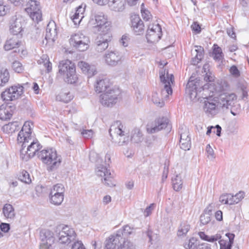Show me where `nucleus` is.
I'll return each instance as SVG.
<instances>
[{
  "mask_svg": "<svg viewBox=\"0 0 249 249\" xmlns=\"http://www.w3.org/2000/svg\"><path fill=\"white\" fill-rule=\"evenodd\" d=\"M235 98L233 93L221 94L217 99L207 98L203 103V111L208 116L213 117L218 113L220 109L225 111Z\"/></svg>",
  "mask_w": 249,
  "mask_h": 249,
  "instance_id": "f257e3e1",
  "label": "nucleus"
},
{
  "mask_svg": "<svg viewBox=\"0 0 249 249\" xmlns=\"http://www.w3.org/2000/svg\"><path fill=\"white\" fill-rule=\"evenodd\" d=\"M109 133L113 142L117 146L125 145L129 142V135L120 121H116L111 124Z\"/></svg>",
  "mask_w": 249,
  "mask_h": 249,
  "instance_id": "f03ea898",
  "label": "nucleus"
},
{
  "mask_svg": "<svg viewBox=\"0 0 249 249\" xmlns=\"http://www.w3.org/2000/svg\"><path fill=\"white\" fill-rule=\"evenodd\" d=\"M38 157L45 164L50 165V169L53 170L60 164V158L57 155L56 151L53 148L43 150L37 154Z\"/></svg>",
  "mask_w": 249,
  "mask_h": 249,
  "instance_id": "7ed1b4c3",
  "label": "nucleus"
},
{
  "mask_svg": "<svg viewBox=\"0 0 249 249\" xmlns=\"http://www.w3.org/2000/svg\"><path fill=\"white\" fill-rule=\"evenodd\" d=\"M168 63H160V70L159 71L160 78V81L163 83L164 88L161 90V94L163 97L166 98L169 95L172 93V89L171 86V83H173L174 81V75L173 74H169L168 70L167 69L166 65Z\"/></svg>",
  "mask_w": 249,
  "mask_h": 249,
  "instance_id": "20e7f679",
  "label": "nucleus"
},
{
  "mask_svg": "<svg viewBox=\"0 0 249 249\" xmlns=\"http://www.w3.org/2000/svg\"><path fill=\"white\" fill-rule=\"evenodd\" d=\"M58 68V73L63 76L66 83L73 84L77 82L78 77L74 63H59Z\"/></svg>",
  "mask_w": 249,
  "mask_h": 249,
  "instance_id": "39448f33",
  "label": "nucleus"
},
{
  "mask_svg": "<svg viewBox=\"0 0 249 249\" xmlns=\"http://www.w3.org/2000/svg\"><path fill=\"white\" fill-rule=\"evenodd\" d=\"M202 90H203L202 82L199 79L192 75L186 85V93L189 95L191 100L196 101L199 98V93Z\"/></svg>",
  "mask_w": 249,
  "mask_h": 249,
  "instance_id": "423d86ee",
  "label": "nucleus"
},
{
  "mask_svg": "<svg viewBox=\"0 0 249 249\" xmlns=\"http://www.w3.org/2000/svg\"><path fill=\"white\" fill-rule=\"evenodd\" d=\"M55 232L58 242L61 244H68L74 241L76 237L74 230L68 226L59 225L56 227Z\"/></svg>",
  "mask_w": 249,
  "mask_h": 249,
  "instance_id": "0eeeda50",
  "label": "nucleus"
},
{
  "mask_svg": "<svg viewBox=\"0 0 249 249\" xmlns=\"http://www.w3.org/2000/svg\"><path fill=\"white\" fill-rule=\"evenodd\" d=\"M29 85L28 82L23 85L12 86L7 88L1 93V99L6 102L14 101L18 99L23 93V89Z\"/></svg>",
  "mask_w": 249,
  "mask_h": 249,
  "instance_id": "6e6552de",
  "label": "nucleus"
},
{
  "mask_svg": "<svg viewBox=\"0 0 249 249\" xmlns=\"http://www.w3.org/2000/svg\"><path fill=\"white\" fill-rule=\"evenodd\" d=\"M110 155L107 154L105 157V162L106 165H99L97 166L96 173L97 176L104 177V183L107 186L111 187L114 185L112 182V177L111 174L107 169V165H109L110 162Z\"/></svg>",
  "mask_w": 249,
  "mask_h": 249,
  "instance_id": "1a4fd4ad",
  "label": "nucleus"
},
{
  "mask_svg": "<svg viewBox=\"0 0 249 249\" xmlns=\"http://www.w3.org/2000/svg\"><path fill=\"white\" fill-rule=\"evenodd\" d=\"M89 37L81 33H76L71 36L70 39V43L78 51L84 52L89 47Z\"/></svg>",
  "mask_w": 249,
  "mask_h": 249,
  "instance_id": "9d476101",
  "label": "nucleus"
},
{
  "mask_svg": "<svg viewBox=\"0 0 249 249\" xmlns=\"http://www.w3.org/2000/svg\"><path fill=\"white\" fill-rule=\"evenodd\" d=\"M120 91L117 89H109L100 95V102L105 106L112 107L118 101Z\"/></svg>",
  "mask_w": 249,
  "mask_h": 249,
  "instance_id": "9b49d317",
  "label": "nucleus"
},
{
  "mask_svg": "<svg viewBox=\"0 0 249 249\" xmlns=\"http://www.w3.org/2000/svg\"><path fill=\"white\" fill-rule=\"evenodd\" d=\"M39 2L30 0L27 4L25 11L30 15L32 19L36 22H38L42 19V13L40 9Z\"/></svg>",
  "mask_w": 249,
  "mask_h": 249,
  "instance_id": "f8f14e48",
  "label": "nucleus"
},
{
  "mask_svg": "<svg viewBox=\"0 0 249 249\" xmlns=\"http://www.w3.org/2000/svg\"><path fill=\"white\" fill-rule=\"evenodd\" d=\"M124 241L123 232L118 231L115 234L111 235L105 242L106 249H118L120 245Z\"/></svg>",
  "mask_w": 249,
  "mask_h": 249,
  "instance_id": "ddd939ff",
  "label": "nucleus"
},
{
  "mask_svg": "<svg viewBox=\"0 0 249 249\" xmlns=\"http://www.w3.org/2000/svg\"><path fill=\"white\" fill-rule=\"evenodd\" d=\"M169 125L168 119L166 117H162L156 120L154 122L147 125L146 130L148 133H155L165 128Z\"/></svg>",
  "mask_w": 249,
  "mask_h": 249,
  "instance_id": "4468645a",
  "label": "nucleus"
},
{
  "mask_svg": "<svg viewBox=\"0 0 249 249\" xmlns=\"http://www.w3.org/2000/svg\"><path fill=\"white\" fill-rule=\"evenodd\" d=\"M24 20L21 16H15L11 18L10 21V31L14 35L22 36Z\"/></svg>",
  "mask_w": 249,
  "mask_h": 249,
  "instance_id": "2eb2a0df",
  "label": "nucleus"
},
{
  "mask_svg": "<svg viewBox=\"0 0 249 249\" xmlns=\"http://www.w3.org/2000/svg\"><path fill=\"white\" fill-rule=\"evenodd\" d=\"M40 249H51L54 241L53 233L48 229H43L40 232Z\"/></svg>",
  "mask_w": 249,
  "mask_h": 249,
  "instance_id": "dca6fc26",
  "label": "nucleus"
},
{
  "mask_svg": "<svg viewBox=\"0 0 249 249\" xmlns=\"http://www.w3.org/2000/svg\"><path fill=\"white\" fill-rule=\"evenodd\" d=\"M161 28L159 24L148 26L146 35L148 42L158 41L161 38Z\"/></svg>",
  "mask_w": 249,
  "mask_h": 249,
  "instance_id": "f3484780",
  "label": "nucleus"
},
{
  "mask_svg": "<svg viewBox=\"0 0 249 249\" xmlns=\"http://www.w3.org/2000/svg\"><path fill=\"white\" fill-rule=\"evenodd\" d=\"M94 2L104 5L108 3L111 10L116 12H122L124 9V4L123 0H92Z\"/></svg>",
  "mask_w": 249,
  "mask_h": 249,
  "instance_id": "a211bd4d",
  "label": "nucleus"
},
{
  "mask_svg": "<svg viewBox=\"0 0 249 249\" xmlns=\"http://www.w3.org/2000/svg\"><path fill=\"white\" fill-rule=\"evenodd\" d=\"M33 124L29 122H25L21 130L18 134L17 141L18 143H21L23 141L28 142V139L31 134V129Z\"/></svg>",
  "mask_w": 249,
  "mask_h": 249,
  "instance_id": "6ab92c4d",
  "label": "nucleus"
},
{
  "mask_svg": "<svg viewBox=\"0 0 249 249\" xmlns=\"http://www.w3.org/2000/svg\"><path fill=\"white\" fill-rule=\"evenodd\" d=\"M131 28L136 35H140L144 33V26L143 21L138 16H134L131 18Z\"/></svg>",
  "mask_w": 249,
  "mask_h": 249,
  "instance_id": "aec40b11",
  "label": "nucleus"
},
{
  "mask_svg": "<svg viewBox=\"0 0 249 249\" xmlns=\"http://www.w3.org/2000/svg\"><path fill=\"white\" fill-rule=\"evenodd\" d=\"M95 91L98 93L105 92L110 89L109 79L104 76H99L96 80Z\"/></svg>",
  "mask_w": 249,
  "mask_h": 249,
  "instance_id": "412c9836",
  "label": "nucleus"
},
{
  "mask_svg": "<svg viewBox=\"0 0 249 249\" xmlns=\"http://www.w3.org/2000/svg\"><path fill=\"white\" fill-rule=\"evenodd\" d=\"M78 66L88 77L93 76L97 72L96 67L93 63H78Z\"/></svg>",
  "mask_w": 249,
  "mask_h": 249,
  "instance_id": "4be33fe9",
  "label": "nucleus"
},
{
  "mask_svg": "<svg viewBox=\"0 0 249 249\" xmlns=\"http://www.w3.org/2000/svg\"><path fill=\"white\" fill-rule=\"evenodd\" d=\"M53 25V24H51L50 23L47 26L46 35L45 39L46 40L45 44H47L49 43L53 42L57 36V32L56 28H53L52 29L51 26ZM55 27V25L54 26ZM43 43H45L44 40H43Z\"/></svg>",
  "mask_w": 249,
  "mask_h": 249,
  "instance_id": "5701e85b",
  "label": "nucleus"
},
{
  "mask_svg": "<svg viewBox=\"0 0 249 249\" xmlns=\"http://www.w3.org/2000/svg\"><path fill=\"white\" fill-rule=\"evenodd\" d=\"M109 35H107L106 37H103L102 36H98L96 39V50L98 52H102L105 51L108 46V42L110 41Z\"/></svg>",
  "mask_w": 249,
  "mask_h": 249,
  "instance_id": "b1692460",
  "label": "nucleus"
},
{
  "mask_svg": "<svg viewBox=\"0 0 249 249\" xmlns=\"http://www.w3.org/2000/svg\"><path fill=\"white\" fill-rule=\"evenodd\" d=\"M226 236L227 239H222L219 241L220 249H231L235 235L231 233H227Z\"/></svg>",
  "mask_w": 249,
  "mask_h": 249,
  "instance_id": "393cba45",
  "label": "nucleus"
},
{
  "mask_svg": "<svg viewBox=\"0 0 249 249\" xmlns=\"http://www.w3.org/2000/svg\"><path fill=\"white\" fill-rule=\"evenodd\" d=\"M212 49L213 52L210 55L212 56L215 61H221V62H222L224 58V55L222 49L216 44L213 45Z\"/></svg>",
  "mask_w": 249,
  "mask_h": 249,
  "instance_id": "a878e982",
  "label": "nucleus"
},
{
  "mask_svg": "<svg viewBox=\"0 0 249 249\" xmlns=\"http://www.w3.org/2000/svg\"><path fill=\"white\" fill-rule=\"evenodd\" d=\"M73 98L72 94L68 90H63L56 96V100L67 103Z\"/></svg>",
  "mask_w": 249,
  "mask_h": 249,
  "instance_id": "bb28decb",
  "label": "nucleus"
},
{
  "mask_svg": "<svg viewBox=\"0 0 249 249\" xmlns=\"http://www.w3.org/2000/svg\"><path fill=\"white\" fill-rule=\"evenodd\" d=\"M12 115L10 107L6 105H2L0 107V119L6 120L9 119Z\"/></svg>",
  "mask_w": 249,
  "mask_h": 249,
  "instance_id": "cd10ccee",
  "label": "nucleus"
},
{
  "mask_svg": "<svg viewBox=\"0 0 249 249\" xmlns=\"http://www.w3.org/2000/svg\"><path fill=\"white\" fill-rule=\"evenodd\" d=\"M19 123L18 122H11L4 125L2 127V130L6 133L12 134L19 129Z\"/></svg>",
  "mask_w": 249,
  "mask_h": 249,
  "instance_id": "c85d7f7f",
  "label": "nucleus"
},
{
  "mask_svg": "<svg viewBox=\"0 0 249 249\" xmlns=\"http://www.w3.org/2000/svg\"><path fill=\"white\" fill-rule=\"evenodd\" d=\"M196 49L192 51V55H195V57L192 58L193 61H196L199 62L201 61L204 55V49L202 47L200 46H195Z\"/></svg>",
  "mask_w": 249,
  "mask_h": 249,
  "instance_id": "c756f323",
  "label": "nucleus"
},
{
  "mask_svg": "<svg viewBox=\"0 0 249 249\" xmlns=\"http://www.w3.org/2000/svg\"><path fill=\"white\" fill-rule=\"evenodd\" d=\"M82 56L81 53L76 52H69L66 53V62H72L73 61H79V62H84L81 60Z\"/></svg>",
  "mask_w": 249,
  "mask_h": 249,
  "instance_id": "7c9ffc66",
  "label": "nucleus"
},
{
  "mask_svg": "<svg viewBox=\"0 0 249 249\" xmlns=\"http://www.w3.org/2000/svg\"><path fill=\"white\" fill-rule=\"evenodd\" d=\"M9 73L6 68L0 67V87L4 86L9 81Z\"/></svg>",
  "mask_w": 249,
  "mask_h": 249,
  "instance_id": "2f4dec72",
  "label": "nucleus"
},
{
  "mask_svg": "<svg viewBox=\"0 0 249 249\" xmlns=\"http://www.w3.org/2000/svg\"><path fill=\"white\" fill-rule=\"evenodd\" d=\"M2 212L7 218L13 219L15 216L14 209L10 204H6L4 205Z\"/></svg>",
  "mask_w": 249,
  "mask_h": 249,
  "instance_id": "473e14b6",
  "label": "nucleus"
},
{
  "mask_svg": "<svg viewBox=\"0 0 249 249\" xmlns=\"http://www.w3.org/2000/svg\"><path fill=\"white\" fill-rule=\"evenodd\" d=\"M27 147L29 156L33 157L36 152L38 153V151L41 148L42 146L37 141H33L29 145L27 146Z\"/></svg>",
  "mask_w": 249,
  "mask_h": 249,
  "instance_id": "72a5a7b5",
  "label": "nucleus"
},
{
  "mask_svg": "<svg viewBox=\"0 0 249 249\" xmlns=\"http://www.w3.org/2000/svg\"><path fill=\"white\" fill-rule=\"evenodd\" d=\"M110 23L109 22L106 23L105 24H103L101 26L97 27V30L100 32V36H102L103 37H106L107 35H109V39H111V34L109 32L110 30Z\"/></svg>",
  "mask_w": 249,
  "mask_h": 249,
  "instance_id": "f704fd0d",
  "label": "nucleus"
},
{
  "mask_svg": "<svg viewBox=\"0 0 249 249\" xmlns=\"http://www.w3.org/2000/svg\"><path fill=\"white\" fill-rule=\"evenodd\" d=\"M198 235L199 237L203 240L210 242H214L221 238V236L220 234H216L213 235H212L209 236L206 235L204 232L200 231L198 233Z\"/></svg>",
  "mask_w": 249,
  "mask_h": 249,
  "instance_id": "c9c22d12",
  "label": "nucleus"
},
{
  "mask_svg": "<svg viewBox=\"0 0 249 249\" xmlns=\"http://www.w3.org/2000/svg\"><path fill=\"white\" fill-rule=\"evenodd\" d=\"M202 72L205 73L204 79L206 81L213 82L214 80V76L210 71L209 63H205L203 67Z\"/></svg>",
  "mask_w": 249,
  "mask_h": 249,
  "instance_id": "e433bc0d",
  "label": "nucleus"
},
{
  "mask_svg": "<svg viewBox=\"0 0 249 249\" xmlns=\"http://www.w3.org/2000/svg\"><path fill=\"white\" fill-rule=\"evenodd\" d=\"M200 245L198 240L192 237L184 243V247L186 249H197Z\"/></svg>",
  "mask_w": 249,
  "mask_h": 249,
  "instance_id": "4c0bfd02",
  "label": "nucleus"
},
{
  "mask_svg": "<svg viewBox=\"0 0 249 249\" xmlns=\"http://www.w3.org/2000/svg\"><path fill=\"white\" fill-rule=\"evenodd\" d=\"M64 196L58 194H54L50 193V202L54 205H60L64 200Z\"/></svg>",
  "mask_w": 249,
  "mask_h": 249,
  "instance_id": "58836bf2",
  "label": "nucleus"
},
{
  "mask_svg": "<svg viewBox=\"0 0 249 249\" xmlns=\"http://www.w3.org/2000/svg\"><path fill=\"white\" fill-rule=\"evenodd\" d=\"M235 96V99L233 102V103L231 104L232 105H229L228 107L226 109H228L229 108H230L231 109V112L233 116H236V115L238 114L239 112L241 111V106L239 104L237 103V96L234 94L233 93Z\"/></svg>",
  "mask_w": 249,
  "mask_h": 249,
  "instance_id": "ea45409f",
  "label": "nucleus"
},
{
  "mask_svg": "<svg viewBox=\"0 0 249 249\" xmlns=\"http://www.w3.org/2000/svg\"><path fill=\"white\" fill-rule=\"evenodd\" d=\"M182 180L180 175H177L172 178L173 189L176 191H179L182 187Z\"/></svg>",
  "mask_w": 249,
  "mask_h": 249,
  "instance_id": "a19ab883",
  "label": "nucleus"
},
{
  "mask_svg": "<svg viewBox=\"0 0 249 249\" xmlns=\"http://www.w3.org/2000/svg\"><path fill=\"white\" fill-rule=\"evenodd\" d=\"M18 41L16 37H13L7 40L4 46V49L6 51H9L16 48L18 45Z\"/></svg>",
  "mask_w": 249,
  "mask_h": 249,
  "instance_id": "79ce46f5",
  "label": "nucleus"
},
{
  "mask_svg": "<svg viewBox=\"0 0 249 249\" xmlns=\"http://www.w3.org/2000/svg\"><path fill=\"white\" fill-rule=\"evenodd\" d=\"M26 142H25L24 141H23V142H21L22 143V148L20 151V158L22 160H24L25 161L28 160L30 158L32 157H31V156H29V153L28 150V147L27 148H25L26 147Z\"/></svg>",
  "mask_w": 249,
  "mask_h": 249,
  "instance_id": "37998d69",
  "label": "nucleus"
},
{
  "mask_svg": "<svg viewBox=\"0 0 249 249\" xmlns=\"http://www.w3.org/2000/svg\"><path fill=\"white\" fill-rule=\"evenodd\" d=\"M142 135L140 129H135L132 131L131 141L134 143H139L142 140Z\"/></svg>",
  "mask_w": 249,
  "mask_h": 249,
  "instance_id": "c03bdc74",
  "label": "nucleus"
},
{
  "mask_svg": "<svg viewBox=\"0 0 249 249\" xmlns=\"http://www.w3.org/2000/svg\"><path fill=\"white\" fill-rule=\"evenodd\" d=\"M190 229V227L189 224L185 223L181 224L177 232L178 236L180 237L185 236Z\"/></svg>",
  "mask_w": 249,
  "mask_h": 249,
  "instance_id": "a18cd8bd",
  "label": "nucleus"
},
{
  "mask_svg": "<svg viewBox=\"0 0 249 249\" xmlns=\"http://www.w3.org/2000/svg\"><path fill=\"white\" fill-rule=\"evenodd\" d=\"M65 187L62 184L58 183L53 185L50 193L54 194L61 195L64 196Z\"/></svg>",
  "mask_w": 249,
  "mask_h": 249,
  "instance_id": "49530a36",
  "label": "nucleus"
},
{
  "mask_svg": "<svg viewBox=\"0 0 249 249\" xmlns=\"http://www.w3.org/2000/svg\"><path fill=\"white\" fill-rule=\"evenodd\" d=\"M117 53H116L115 52H110L106 54V62H118L120 60Z\"/></svg>",
  "mask_w": 249,
  "mask_h": 249,
  "instance_id": "de8ad7c7",
  "label": "nucleus"
},
{
  "mask_svg": "<svg viewBox=\"0 0 249 249\" xmlns=\"http://www.w3.org/2000/svg\"><path fill=\"white\" fill-rule=\"evenodd\" d=\"M94 18L96 24V25L95 26V28L108 22L107 21V18L105 17L104 15L102 13L96 15Z\"/></svg>",
  "mask_w": 249,
  "mask_h": 249,
  "instance_id": "09e8293b",
  "label": "nucleus"
},
{
  "mask_svg": "<svg viewBox=\"0 0 249 249\" xmlns=\"http://www.w3.org/2000/svg\"><path fill=\"white\" fill-rule=\"evenodd\" d=\"M18 179L23 182L29 184L31 182L29 174L26 171H22L19 174Z\"/></svg>",
  "mask_w": 249,
  "mask_h": 249,
  "instance_id": "8fccbe9b",
  "label": "nucleus"
},
{
  "mask_svg": "<svg viewBox=\"0 0 249 249\" xmlns=\"http://www.w3.org/2000/svg\"><path fill=\"white\" fill-rule=\"evenodd\" d=\"M179 142L180 148L185 151L188 150L191 148V139L185 140L182 139V140L179 141Z\"/></svg>",
  "mask_w": 249,
  "mask_h": 249,
  "instance_id": "3c124183",
  "label": "nucleus"
},
{
  "mask_svg": "<svg viewBox=\"0 0 249 249\" xmlns=\"http://www.w3.org/2000/svg\"><path fill=\"white\" fill-rule=\"evenodd\" d=\"M118 249H136L134 245L129 241H124L123 243L120 245Z\"/></svg>",
  "mask_w": 249,
  "mask_h": 249,
  "instance_id": "603ef678",
  "label": "nucleus"
},
{
  "mask_svg": "<svg viewBox=\"0 0 249 249\" xmlns=\"http://www.w3.org/2000/svg\"><path fill=\"white\" fill-rule=\"evenodd\" d=\"M143 6L144 4L142 3L141 6V13L142 17L143 18V19L147 21L152 18V15L148 10L144 9V8H143Z\"/></svg>",
  "mask_w": 249,
  "mask_h": 249,
  "instance_id": "864d4df0",
  "label": "nucleus"
},
{
  "mask_svg": "<svg viewBox=\"0 0 249 249\" xmlns=\"http://www.w3.org/2000/svg\"><path fill=\"white\" fill-rule=\"evenodd\" d=\"M153 102L159 107H162L164 105V102L162 99H160L158 97L157 93H155L152 96V98Z\"/></svg>",
  "mask_w": 249,
  "mask_h": 249,
  "instance_id": "5fc2aeb1",
  "label": "nucleus"
},
{
  "mask_svg": "<svg viewBox=\"0 0 249 249\" xmlns=\"http://www.w3.org/2000/svg\"><path fill=\"white\" fill-rule=\"evenodd\" d=\"M169 48H165L163 50V54L166 60H168L174 56L175 52L173 50H170Z\"/></svg>",
  "mask_w": 249,
  "mask_h": 249,
  "instance_id": "6e6d98bb",
  "label": "nucleus"
},
{
  "mask_svg": "<svg viewBox=\"0 0 249 249\" xmlns=\"http://www.w3.org/2000/svg\"><path fill=\"white\" fill-rule=\"evenodd\" d=\"M52 63H39L40 68L41 71H45L46 72H50L52 71Z\"/></svg>",
  "mask_w": 249,
  "mask_h": 249,
  "instance_id": "4d7b16f0",
  "label": "nucleus"
},
{
  "mask_svg": "<svg viewBox=\"0 0 249 249\" xmlns=\"http://www.w3.org/2000/svg\"><path fill=\"white\" fill-rule=\"evenodd\" d=\"M206 151L207 152V157L209 159L213 160L215 158L214 151L210 144H208L206 146Z\"/></svg>",
  "mask_w": 249,
  "mask_h": 249,
  "instance_id": "13d9d810",
  "label": "nucleus"
},
{
  "mask_svg": "<svg viewBox=\"0 0 249 249\" xmlns=\"http://www.w3.org/2000/svg\"><path fill=\"white\" fill-rule=\"evenodd\" d=\"M211 221V216L207 213H203L200 216V223L203 225H206Z\"/></svg>",
  "mask_w": 249,
  "mask_h": 249,
  "instance_id": "bf43d9fd",
  "label": "nucleus"
},
{
  "mask_svg": "<svg viewBox=\"0 0 249 249\" xmlns=\"http://www.w3.org/2000/svg\"><path fill=\"white\" fill-rule=\"evenodd\" d=\"M180 140H182V139H191V138L189 137V132L188 130L185 128V129L183 131V128H182L180 131Z\"/></svg>",
  "mask_w": 249,
  "mask_h": 249,
  "instance_id": "052dcab7",
  "label": "nucleus"
},
{
  "mask_svg": "<svg viewBox=\"0 0 249 249\" xmlns=\"http://www.w3.org/2000/svg\"><path fill=\"white\" fill-rule=\"evenodd\" d=\"M12 69L17 73L22 72L24 70L22 63H13Z\"/></svg>",
  "mask_w": 249,
  "mask_h": 249,
  "instance_id": "680f3d73",
  "label": "nucleus"
},
{
  "mask_svg": "<svg viewBox=\"0 0 249 249\" xmlns=\"http://www.w3.org/2000/svg\"><path fill=\"white\" fill-rule=\"evenodd\" d=\"M8 7L3 5V2L2 0H0V16L5 15L8 11Z\"/></svg>",
  "mask_w": 249,
  "mask_h": 249,
  "instance_id": "e2e57ef3",
  "label": "nucleus"
},
{
  "mask_svg": "<svg viewBox=\"0 0 249 249\" xmlns=\"http://www.w3.org/2000/svg\"><path fill=\"white\" fill-rule=\"evenodd\" d=\"M71 249H86L81 241L74 242L71 247Z\"/></svg>",
  "mask_w": 249,
  "mask_h": 249,
  "instance_id": "0e129e2a",
  "label": "nucleus"
},
{
  "mask_svg": "<svg viewBox=\"0 0 249 249\" xmlns=\"http://www.w3.org/2000/svg\"><path fill=\"white\" fill-rule=\"evenodd\" d=\"M129 40L128 36L127 34H125L122 36L120 42L123 46L126 47L128 45Z\"/></svg>",
  "mask_w": 249,
  "mask_h": 249,
  "instance_id": "69168bd1",
  "label": "nucleus"
},
{
  "mask_svg": "<svg viewBox=\"0 0 249 249\" xmlns=\"http://www.w3.org/2000/svg\"><path fill=\"white\" fill-rule=\"evenodd\" d=\"M83 137L87 139H89L92 137L93 131L91 129L90 130H84L81 132Z\"/></svg>",
  "mask_w": 249,
  "mask_h": 249,
  "instance_id": "338daca9",
  "label": "nucleus"
},
{
  "mask_svg": "<svg viewBox=\"0 0 249 249\" xmlns=\"http://www.w3.org/2000/svg\"><path fill=\"white\" fill-rule=\"evenodd\" d=\"M231 73L234 77H237L240 76V72L235 66H232L230 70Z\"/></svg>",
  "mask_w": 249,
  "mask_h": 249,
  "instance_id": "774afa93",
  "label": "nucleus"
}]
</instances>
